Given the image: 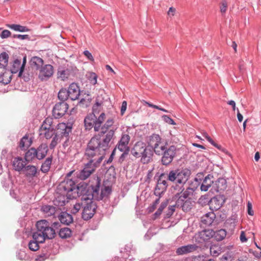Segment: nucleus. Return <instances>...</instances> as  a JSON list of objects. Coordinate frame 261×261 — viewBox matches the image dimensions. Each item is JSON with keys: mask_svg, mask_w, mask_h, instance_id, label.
Here are the masks:
<instances>
[{"mask_svg": "<svg viewBox=\"0 0 261 261\" xmlns=\"http://www.w3.org/2000/svg\"><path fill=\"white\" fill-rule=\"evenodd\" d=\"M68 109V105L64 101L57 103L53 109V115L56 119H59L64 116Z\"/></svg>", "mask_w": 261, "mask_h": 261, "instance_id": "2eb2a0df", "label": "nucleus"}, {"mask_svg": "<svg viewBox=\"0 0 261 261\" xmlns=\"http://www.w3.org/2000/svg\"><path fill=\"white\" fill-rule=\"evenodd\" d=\"M210 204L211 206L215 205L214 208L216 210L219 209L222 205V203L218 200L217 198H213L210 200Z\"/></svg>", "mask_w": 261, "mask_h": 261, "instance_id": "a18cd8bd", "label": "nucleus"}, {"mask_svg": "<svg viewBox=\"0 0 261 261\" xmlns=\"http://www.w3.org/2000/svg\"><path fill=\"white\" fill-rule=\"evenodd\" d=\"M167 204H168L167 201L162 202L161 204H160L159 208L158 209L156 212L154 213V215L156 217L160 216L161 214V213H162L163 210L167 206Z\"/></svg>", "mask_w": 261, "mask_h": 261, "instance_id": "de8ad7c7", "label": "nucleus"}, {"mask_svg": "<svg viewBox=\"0 0 261 261\" xmlns=\"http://www.w3.org/2000/svg\"><path fill=\"white\" fill-rule=\"evenodd\" d=\"M26 62H27V57H26V56H24L23 58L22 63L21 65V70H20L19 72L18 73V76L19 77H21V76H22V73H23V72L24 71V67H25Z\"/></svg>", "mask_w": 261, "mask_h": 261, "instance_id": "4d7b16f0", "label": "nucleus"}, {"mask_svg": "<svg viewBox=\"0 0 261 261\" xmlns=\"http://www.w3.org/2000/svg\"><path fill=\"white\" fill-rule=\"evenodd\" d=\"M26 163L20 157L16 158L13 162V166L14 169L18 171H20L26 166Z\"/></svg>", "mask_w": 261, "mask_h": 261, "instance_id": "c756f323", "label": "nucleus"}, {"mask_svg": "<svg viewBox=\"0 0 261 261\" xmlns=\"http://www.w3.org/2000/svg\"><path fill=\"white\" fill-rule=\"evenodd\" d=\"M85 187L83 185H76L72 179L66 178L59 185V189L66 194L68 199H72L79 197L83 194Z\"/></svg>", "mask_w": 261, "mask_h": 261, "instance_id": "39448f33", "label": "nucleus"}, {"mask_svg": "<svg viewBox=\"0 0 261 261\" xmlns=\"http://www.w3.org/2000/svg\"><path fill=\"white\" fill-rule=\"evenodd\" d=\"M9 55L6 52L0 54V68H5L8 65Z\"/></svg>", "mask_w": 261, "mask_h": 261, "instance_id": "ea45409f", "label": "nucleus"}, {"mask_svg": "<svg viewBox=\"0 0 261 261\" xmlns=\"http://www.w3.org/2000/svg\"><path fill=\"white\" fill-rule=\"evenodd\" d=\"M213 178V176L211 174H208L204 177L200 186L202 191L206 192L212 186H213L214 184Z\"/></svg>", "mask_w": 261, "mask_h": 261, "instance_id": "cd10ccee", "label": "nucleus"}, {"mask_svg": "<svg viewBox=\"0 0 261 261\" xmlns=\"http://www.w3.org/2000/svg\"><path fill=\"white\" fill-rule=\"evenodd\" d=\"M97 208L96 203L84 195V206L82 214V218L85 220H88L93 217Z\"/></svg>", "mask_w": 261, "mask_h": 261, "instance_id": "1a4fd4ad", "label": "nucleus"}, {"mask_svg": "<svg viewBox=\"0 0 261 261\" xmlns=\"http://www.w3.org/2000/svg\"><path fill=\"white\" fill-rule=\"evenodd\" d=\"M213 234H214L213 230L204 229L196 234L195 241L197 243L202 244L212 238Z\"/></svg>", "mask_w": 261, "mask_h": 261, "instance_id": "a211bd4d", "label": "nucleus"}, {"mask_svg": "<svg viewBox=\"0 0 261 261\" xmlns=\"http://www.w3.org/2000/svg\"><path fill=\"white\" fill-rule=\"evenodd\" d=\"M39 135L46 139H51L55 134L56 129L53 125V120L50 118H46L39 128Z\"/></svg>", "mask_w": 261, "mask_h": 261, "instance_id": "9d476101", "label": "nucleus"}, {"mask_svg": "<svg viewBox=\"0 0 261 261\" xmlns=\"http://www.w3.org/2000/svg\"><path fill=\"white\" fill-rule=\"evenodd\" d=\"M85 154L89 161L77 175L82 180L87 179L94 171L95 169L100 165L106 153L95 148H90V146L87 145Z\"/></svg>", "mask_w": 261, "mask_h": 261, "instance_id": "f03ea898", "label": "nucleus"}, {"mask_svg": "<svg viewBox=\"0 0 261 261\" xmlns=\"http://www.w3.org/2000/svg\"><path fill=\"white\" fill-rule=\"evenodd\" d=\"M198 180V178L195 177L194 178V181H195V183H193L191 181L188 182V186L186 187V188H185L184 191L182 192V194L184 195V197H186V198L188 199V198L190 196L193 195L194 192L197 189L198 187V185L197 184Z\"/></svg>", "mask_w": 261, "mask_h": 261, "instance_id": "412c9836", "label": "nucleus"}, {"mask_svg": "<svg viewBox=\"0 0 261 261\" xmlns=\"http://www.w3.org/2000/svg\"><path fill=\"white\" fill-rule=\"evenodd\" d=\"M130 140V137L127 134L122 135L120 140L118 142L116 147L120 151H130L129 146H128L129 141Z\"/></svg>", "mask_w": 261, "mask_h": 261, "instance_id": "aec40b11", "label": "nucleus"}, {"mask_svg": "<svg viewBox=\"0 0 261 261\" xmlns=\"http://www.w3.org/2000/svg\"><path fill=\"white\" fill-rule=\"evenodd\" d=\"M41 211L46 217L54 216L56 217L55 214L58 208L51 205L45 204L41 206Z\"/></svg>", "mask_w": 261, "mask_h": 261, "instance_id": "bb28decb", "label": "nucleus"}, {"mask_svg": "<svg viewBox=\"0 0 261 261\" xmlns=\"http://www.w3.org/2000/svg\"><path fill=\"white\" fill-rule=\"evenodd\" d=\"M7 26L9 28L17 32H26L30 31V30L27 27L19 24H7Z\"/></svg>", "mask_w": 261, "mask_h": 261, "instance_id": "a19ab883", "label": "nucleus"}, {"mask_svg": "<svg viewBox=\"0 0 261 261\" xmlns=\"http://www.w3.org/2000/svg\"><path fill=\"white\" fill-rule=\"evenodd\" d=\"M191 175V170L187 168L171 170L168 172V180L175 183V185L184 187Z\"/></svg>", "mask_w": 261, "mask_h": 261, "instance_id": "423d86ee", "label": "nucleus"}, {"mask_svg": "<svg viewBox=\"0 0 261 261\" xmlns=\"http://www.w3.org/2000/svg\"><path fill=\"white\" fill-rule=\"evenodd\" d=\"M166 145L161 146L160 150L155 153L158 155H162L161 162L165 166H168L172 163L177 151L175 146L170 145L167 147Z\"/></svg>", "mask_w": 261, "mask_h": 261, "instance_id": "0eeeda50", "label": "nucleus"}, {"mask_svg": "<svg viewBox=\"0 0 261 261\" xmlns=\"http://www.w3.org/2000/svg\"><path fill=\"white\" fill-rule=\"evenodd\" d=\"M115 150H116V148H115L114 149V150H113V151L112 152L110 156L109 157V159L107 161H105V163H106L107 164H109L112 162V161L113 160V156L115 154Z\"/></svg>", "mask_w": 261, "mask_h": 261, "instance_id": "e2e57ef3", "label": "nucleus"}, {"mask_svg": "<svg viewBox=\"0 0 261 261\" xmlns=\"http://www.w3.org/2000/svg\"><path fill=\"white\" fill-rule=\"evenodd\" d=\"M33 240H31L29 244H28V247L29 248L33 251H37L39 248V244L40 243H43L44 242H39V240L35 239L34 237V233H33Z\"/></svg>", "mask_w": 261, "mask_h": 261, "instance_id": "c9c22d12", "label": "nucleus"}, {"mask_svg": "<svg viewBox=\"0 0 261 261\" xmlns=\"http://www.w3.org/2000/svg\"><path fill=\"white\" fill-rule=\"evenodd\" d=\"M227 188L226 180L223 178H219L213 185V189L217 192L221 193Z\"/></svg>", "mask_w": 261, "mask_h": 261, "instance_id": "393cba45", "label": "nucleus"}, {"mask_svg": "<svg viewBox=\"0 0 261 261\" xmlns=\"http://www.w3.org/2000/svg\"><path fill=\"white\" fill-rule=\"evenodd\" d=\"M100 181L97 180L95 185L91 187L90 191L88 190L86 193H84V190H83V195H86L88 198H90L93 201L94 200H101L103 198L105 194L103 190L102 189L100 190Z\"/></svg>", "mask_w": 261, "mask_h": 261, "instance_id": "9b49d317", "label": "nucleus"}, {"mask_svg": "<svg viewBox=\"0 0 261 261\" xmlns=\"http://www.w3.org/2000/svg\"><path fill=\"white\" fill-rule=\"evenodd\" d=\"M126 107H127V102L126 101H123L122 103V105L121 107L120 112H121V115H123L124 114V112H125V111L126 110Z\"/></svg>", "mask_w": 261, "mask_h": 261, "instance_id": "052dcab7", "label": "nucleus"}, {"mask_svg": "<svg viewBox=\"0 0 261 261\" xmlns=\"http://www.w3.org/2000/svg\"><path fill=\"white\" fill-rule=\"evenodd\" d=\"M72 128V124L70 123H60L56 127V133L61 137H65L68 140L69 134L71 132Z\"/></svg>", "mask_w": 261, "mask_h": 261, "instance_id": "f3484780", "label": "nucleus"}, {"mask_svg": "<svg viewBox=\"0 0 261 261\" xmlns=\"http://www.w3.org/2000/svg\"><path fill=\"white\" fill-rule=\"evenodd\" d=\"M198 247L196 245L189 244L178 248L176 253L178 255H184L195 251Z\"/></svg>", "mask_w": 261, "mask_h": 261, "instance_id": "b1692460", "label": "nucleus"}, {"mask_svg": "<svg viewBox=\"0 0 261 261\" xmlns=\"http://www.w3.org/2000/svg\"><path fill=\"white\" fill-rule=\"evenodd\" d=\"M84 55L90 61H93L94 58L91 53H90L88 50H86L83 53Z\"/></svg>", "mask_w": 261, "mask_h": 261, "instance_id": "13d9d810", "label": "nucleus"}, {"mask_svg": "<svg viewBox=\"0 0 261 261\" xmlns=\"http://www.w3.org/2000/svg\"><path fill=\"white\" fill-rule=\"evenodd\" d=\"M172 188L175 191V193L173 196V199L175 201V204L176 205V207H179L188 199L184 197L182 194V192L184 191L185 187L182 186L175 185L173 186Z\"/></svg>", "mask_w": 261, "mask_h": 261, "instance_id": "4468645a", "label": "nucleus"}, {"mask_svg": "<svg viewBox=\"0 0 261 261\" xmlns=\"http://www.w3.org/2000/svg\"><path fill=\"white\" fill-rule=\"evenodd\" d=\"M69 98L71 100H75L79 98L80 95V90L78 85L75 83L70 85L67 90Z\"/></svg>", "mask_w": 261, "mask_h": 261, "instance_id": "4be33fe9", "label": "nucleus"}, {"mask_svg": "<svg viewBox=\"0 0 261 261\" xmlns=\"http://www.w3.org/2000/svg\"><path fill=\"white\" fill-rule=\"evenodd\" d=\"M228 3L227 0H222L220 5V11L222 13L226 12L227 8Z\"/></svg>", "mask_w": 261, "mask_h": 261, "instance_id": "8fccbe9b", "label": "nucleus"}, {"mask_svg": "<svg viewBox=\"0 0 261 261\" xmlns=\"http://www.w3.org/2000/svg\"><path fill=\"white\" fill-rule=\"evenodd\" d=\"M240 241L242 243L246 242L247 241V239L246 237L245 233L243 231H242L241 232V234H240Z\"/></svg>", "mask_w": 261, "mask_h": 261, "instance_id": "69168bd1", "label": "nucleus"}, {"mask_svg": "<svg viewBox=\"0 0 261 261\" xmlns=\"http://www.w3.org/2000/svg\"><path fill=\"white\" fill-rule=\"evenodd\" d=\"M148 143V146L151 147L152 150H153L155 153L160 150L161 146L167 144V143L162 141L160 136L156 134H153L149 137Z\"/></svg>", "mask_w": 261, "mask_h": 261, "instance_id": "ddd939ff", "label": "nucleus"}, {"mask_svg": "<svg viewBox=\"0 0 261 261\" xmlns=\"http://www.w3.org/2000/svg\"><path fill=\"white\" fill-rule=\"evenodd\" d=\"M23 172L28 179H33L34 178L38 177L40 174V170L36 166L29 165L24 167Z\"/></svg>", "mask_w": 261, "mask_h": 261, "instance_id": "6ab92c4d", "label": "nucleus"}, {"mask_svg": "<svg viewBox=\"0 0 261 261\" xmlns=\"http://www.w3.org/2000/svg\"><path fill=\"white\" fill-rule=\"evenodd\" d=\"M17 38L20 40H24L29 39V36L28 35H20L18 34Z\"/></svg>", "mask_w": 261, "mask_h": 261, "instance_id": "774afa93", "label": "nucleus"}, {"mask_svg": "<svg viewBox=\"0 0 261 261\" xmlns=\"http://www.w3.org/2000/svg\"><path fill=\"white\" fill-rule=\"evenodd\" d=\"M36 148L32 147L29 149L25 154L24 159L25 161L28 163H31L34 159H37Z\"/></svg>", "mask_w": 261, "mask_h": 261, "instance_id": "7c9ffc66", "label": "nucleus"}, {"mask_svg": "<svg viewBox=\"0 0 261 261\" xmlns=\"http://www.w3.org/2000/svg\"><path fill=\"white\" fill-rule=\"evenodd\" d=\"M131 154L136 158H140L141 162L145 164L149 163L152 158L153 151L145 143L139 141L130 150Z\"/></svg>", "mask_w": 261, "mask_h": 261, "instance_id": "20e7f679", "label": "nucleus"}, {"mask_svg": "<svg viewBox=\"0 0 261 261\" xmlns=\"http://www.w3.org/2000/svg\"><path fill=\"white\" fill-rule=\"evenodd\" d=\"M210 201V200L207 195L201 196L198 200V202L201 204H206Z\"/></svg>", "mask_w": 261, "mask_h": 261, "instance_id": "3c124183", "label": "nucleus"}, {"mask_svg": "<svg viewBox=\"0 0 261 261\" xmlns=\"http://www.w3.org/2000/svg\"><path fill=\"white\" fill-rule=\"evenodd\" d=\"M214 233L213 237H214L217 241H221L226 237L227 232L225 229H220L216 231H214Z\"/></svg>", "mask_w": 261, "mask_h": 261, "instance_id": "e433bc0d", "label": "nucleus"}, {"mask_svg": "<svg viewBox=\"0 0 261 261\" xmlns=\"http://www.w3.org/2000/svg\"><path fill=\"white\" fill-rule=\"evenodd\" d=\"M11 33L10 31L8 30H5L2 31L0 36L2 39H6L10 36Z\"/></svg>", "mask_w": 261, "mask_h": 261, "instance_id": "5fc2aeb1", "label": "nucleus"}, {"mask_svg": "<svg viewBox=\"0 0 261 261\" xmlns=\"http://www.w3.org/2000/svg\"><path fill=\"white\" fill-rule=\"evenodd\" d=\"M70 75V70L67 68L60 67L58 69L57 72V78L62 81L67 80Z\"/></svg>", "mask_w": 261, "mask_h": 261, "instance_id": "2f4dec72", "label": "nucleus"}, {"mask_svg": "<svg viewBox=\"0 0 261 261\" xmlns=\"http://www.w3.org/2000/svg\"><path fill=\"white\" fill-rule=\"evenodd\" d=\"M84 206V195L82 194V197L77 200L76 203L73 205L71 212L72 214L77 213Z\"/></svg>", "mask_w": 261, "mask_h": 261, "instance_id": "f704fd0d", "label": "nucleus"}, {"mask_svg": "<svg viewBox=\"0 0 261 261\" xmlns=\"http://www.w3.org/2000/svg\"><path fill=\"white\" fill-rule=\"evenodd\" d=\"M192 207V202L190 199H187L186 201L184 202V204H182L179 208H181V209L184 212H188L190 211Z\"/></svg>", "mask_w": 261, "mask_h": 261, "instance_id": "49530a36", "label": "nucleus"}, {"mask_svg": "<svg viewBox=\"0 0 261 261\" xmlns=\"http://www.w3.org/2000/svg\"><path fill=\"white\" fill-rule=\"evenodd\" d=\"M36 231L34 233L35 239L39 242H45L46 240H51L55 238L60 224L58 222H49L46 220H41L36 223Z\"/></svg>", "mask_w": 261, "mask_h": 261, "instance_id": "7ed1b4c3", "label": "nucleus"}, {"mask_svg": "<svg viewBox=\"0 0 261 261\" xmlns=\"http://www.w3.org/2000/svg\"><path fill=\"white\" fill-rule=\"evenodd\" d=\"M202 136L204 137L213 146L219 148V146L216 144L213 139L208 135L206 132L202 133Z\"/></svg>", "mask_w": 261, "mask_h": 261, "instance_id": "09e8293b", "label": "nucleus"}, {"mask_svg": "<svg viewBox=\"0 0 261 261\" xmlns=\"http://www.w3.org/2000/svg\"><path fill=\"white\" fill-rule=\"evenodd\" d=\"M122 152H123V153L119 158L120 162H123L125 160V158L128 155L129 151H122Z\"/></svg>", "mask_w": 261, "mask_h": 261, "instance_id": "680f3d73", "label": "nucleus"}, {"mask_svg": "<svg viewBox=\"0 0 261 261\" xmlns=\"http://www.w3.org/2000/svg\"><path fill=\"white\" fill-rule=\"evenodd\" d=\"M176 12V9L171 7H170L169 10L167 12V14L169 17H171L175 15Z\"/></svg>", "mask_w": 261, "mask_h": 261, "instance_id": "bf43d9fd", "label": "nucleus"}, {"mask_svg": "<svg viewBox=\"0 0 261 261\" xmlns=\"http://www.w3.org/2000/svg\"><path fill=\"white\" fill-rule=\"evenodd\" d=\"M168 172L161 173L158 179L157 184L154 189V194L161 196L166 191L168 186Z\"/></svg>", "mask_w": 261, "mask_h": 261, "instance_id": "f8f14e48", "label": "nucleus"}, {"mask_svg": "<svg viewBox=\"0 0 261 261\" xmlns=\"http://www.w3.org/2000/svg\"><path fill=\"white\" fill-rule=\"evenodd\" d=\"M215 219V214L213 212H208L201 217V225L204 227L209 226L212 224Z\"/></svg>", "mask_w": 261, "mask_h": 261, "instance_id": "5701e85b", "label": "nucleus"}, {"mask_svg": "<svg viewBox=\"0 0 261 261\" xmlns=\"http://www.w3.org/2000/svg\"><path fill=\"white\" fill-rule=\"evenodd\" d=\"M32 144V141L28 137L25 136L23 137L19 142V147L21 149H25L28 148Z\"/></svg>", "mask_w": 261, "mask_h": 261, "instance_id": "58836bf2", "label": "nucleus"}, {"mask_svg": "<svg viewBox=\"0 0 261 261\" xmlns=\"http://www.w3.org/2000/svg\"><path fill=\"white\" fill-rule=\"evenodd\" d=\"M113 123V119H109L101 126L99 134L93 137L88 144L90 148H95L107 153L115 139V130L110 128Z\"/></svg>", "mask_w": 261, "mask_h": 261, "instance_id": "f257e3e1", "label": "nucleus"}, {"mask_svg": "<svg viewBox=\"0 0 261 261\" xmlns=\"http://www.w3.org/2000/svg\"><path fill=\"white\" fill-rule=\"evenodd\" d=\"M62 137L59 136L55 133V134L53 137V139L49 144V148L53 149L57 145V144L61 141Z\"/></svg>", "mask_w": 261, "mask_h": 261, "instance_id": "c03bdc74", "label": "nucleus"}, {"mask_svg": "<svg viewBox=\"0 0 261 261\" xmlns=\"http://www.w3.org/2000/svg\"><path fill=\"white\" fill-rule=\"evenodd\" d=\"M31 65L34 67L36 69H40L43 66V60L40 57H33L31 60Z\"/></svg>", "mask_w": 261, "mask_h": 261, "instance_id": "72a5a7b5", "label": "nucleus"}, {"mask_svg": "<svg viewBox=\"0 0 261 261\" xmlns=\"http://www.w3.org/2000/svg\"><path fill=\"white\" fill-rule=\"evenodd\" d=\"M21 70V60L18 59H15L13 63L11 68L10 71L12 73H16L19 72Z\"/></svg>", "mask_w": 261, "mask_h": 261, "instance_id": "79ce46f5", "label": "nucleus"}, {"mask_svg": "<svg viewBox=\"0 0 261 261\" xmlns=\"http://www.w3.org/2000/svg\"><path fill=\"white\" fill-rule=\"evenodd\" d=\"M105 114L104 113L100 114L98 118L93 113L88 114L84 119L86 129L90 130L93 127L95 132H98L100 130L101 125L105 120Z\"/></svg>", "mask_w": 261, "mask_h": 261, "instance_id": "6e6552de", "label": "nucleus"}, {"mask_svg": "<svg viewBox=\"0 0 261 261\" xmlns=\"http://www.w3.org/2000/svg\"><path fill=\"white\" fill-rule=\"evenodd\" d=\"M36 151L37 152V159L41 160L47 155L48 151V146L46 143H42L36 148Z\"/></svg>", "mask_w": 261, "mask_h": 261, "instance_id": "a878e982", "label": "nucleus"}, {"mask_svg": "<svg viewBox=\"0 0 261 261\" xmlns=\"http://www.w3.org/2000/svg\"><path fill=\"white\" fill-rule=\"evenodd\" d=\"M97 76L94 72H91L90 74L89 80L91 83L93 85H95L97 83Z\"/></svg>", "mask_w": 261, "mask_h": 261, "instance_id": "603ef678", "label": "nucleus"}, {"mask_svg": "<svg viewBox=\"0 0 261 261\" xmlns=\"http://www.w3.org/2000/svg\"><path fill=\"white\" fill-rule=\"evenodd\" d=\"M176 206L175 204H174L173 205H170L168 208V211L166 214V215L168 217H170L174 212L175 211V207Z\"/></svg>", "mask_w": 261, "mask_h": 261, "instance_id": "6e6d98bb", "label": "nucleus"}, {"mask_svg": "<svg viewBox=\"0 0 261 261\" xmlns=\"http://www.w3.org/2000/svg\"><path fill=\"white\" fill-rule=\"evenodd\" d=\"M17 256L20 259L22 260L25 259L26 257V254L24 251H20L18 252Z\"/></svg>", "mask_w": 261, "mask_h": 261, "instance_id": "338daca9", "label": "nucleus"}, {"mask_svg": "<svg viewBox=\"0 0 261 261\" xmlns=\"http://www.w3.org/2000/svg\"><path fill=\"white\" fill-rule=\"evenodd\" d=\"M52 160L53 158L51 156L48 157L45 159L44 162L42 164L40 168V171L42 172L46 173L49 171L52 163Z\"/></svg>", "mask_w": 261, "mask_h": 261, "instance_id": "473e14b6", "label": "nucleus"}, {"mask_svg": "<svg viewBox=\"0 0 261 261\" xmlns=\"http://www.w3.org/2000/svg\"><path fill=\"white\" fill-rule=\"evenodd\" d=\"M162 119L165 122L169 124H175V123L174 122V120L167 115H164L162 116Z\"/></svg>", "mask_w": 261, "mask_h": 261, "instance_id": "864d4df0", "label": "nucleus"}, {"mask_svg": "<svg viewBox=\"0 0 261 261\" xmlns=\"http://www.w3.org/2000/svg\"><path fill=\"white\" fill-rule=\"evenodd\" d=\"M61 223L65 225H69L73 222V217L69 213L63 212L58 216Z\"/></svg>", "mask_w": 261, "mask_h": 261, "instance_id": "c85d7f7f", "label": "nucleus"}, {"mask_svg": "<svg viewBox=\"0 0 261 261\" xmlns=\"http://www.w3.org/2000/svg\"><path fill=\"white\" fill-rule=\"evenodd\" d=\"M72 231L69 228L64 227L59 231V236L62 239H67L71 236Z\"/></svg>", "mask_w": 261, "mask_h": 261, "instance_id": "4c0bfd02", "label": "nucleus"}, {"mask_svg": "<svg viewBox=\"0 0 261 261\" xmlns=\"http://www.w3.org/2000/svg\"><path fill=\"white\" fill-rule=\"evenodd\" d=\"M54 72V69L51 65H44L39 69L38 78L41 81H46L53 75Z\"/></svg>", "mask_w": 261, "mask_h": 261, "instance_id": "dca6fc26", "label": "nucleus"}, {"mask_svg": "<svg viewBox=\"0 0 261 261\" xmlns=\"http://www.w3.org/2000/svg\"><path fill=\"white\" fill-rule=\"evenodd\" d=\"M58 98L61 101H64L69 98V96L68 95V91L65 88H62L58 92Z\"/></svg>", "mask_w": 261, "mask_h": 261, "instance_id": "37998d69", "label": "nucleus"}, {"mask_svg": "<svg viewBox=\"0 0 261 261\" xmlns=\"http://www.w3.org/2000/svg\"><path fill=\"white\" fill-rule=\"evenodd\" d=\"M247 211L249 215H253V211L252 210V204L250 202H248L247 203Z\"/></svg>", "mask_w": 261, "mask_h": 261, "instance_id": "0e129e2a", "label": "nucleus"}]
</instances>
